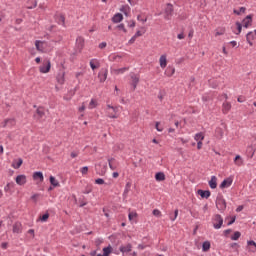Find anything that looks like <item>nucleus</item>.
Here are the masks:
<instances>
[{"label": "nucleus", "instance_id": "obj_1", "mask_svg": "<svg viewBox=\"0 0 256 256\" xmlns=\"http://www.w3.org/2000/svg\"><path fill=\"white\" fill-rule=\"evenodd\" d=\"M106 113L107 117L110 119H118L119 118V106H112L111 104L106 105Z\"/></svg>", "mask_w": 256, "mask_h": 256}, {"label": "nucleus", "instance_id": "obj_2", "mask_svg": "<svg viewBox=\"0 0 256 256\" xmlns=\"http://www.w3.org/2000/svg\"><path fill=\"white\" fill-rule=\"evenodd\" d=\"M62 70L57 74L56 80L59 85H65V64H61Z\"/></svg>", "mask_w": 256, "mask_h": 256}, {"label": "nucleus", "instance_id": "obj_3", "mask_svg": "<svg viewBox=\"0 0 256 256\" xmlns=\"http://www.w3.org/2000/svg\"><path fill=\"white\" fill-rule=\"evenodd\" d=\"M40 73H49L51 71V60H44L39 67Z\"/></svg>", "mask_w": 256, "mask_h": 256}, {"label": "nucleus", "instance_id": "obj_4", "mask_svg": "<svg viewBox=\"0 0 256 256\" xmlns=\"http://www.w3.org/2000/svg\"><path fill=\"white\" fill-rule=\"evenodd\" d=\"M223 226V217L221 215L216 214L213 218V227L214 229H221Z\"/></svg>", "mask_w": 256, "mask_h": 256}, {"label": "nucleus", "instance_id": "obj_5", "mask_svg": "<svg viewBox=\"0 0 256 256\" xmlns=\"http://www.w3.org/2000/svg\"><path fill=\"white\" fill-rule=\"evenodd\" d=\"M173 11H174V9H173V4L168 3V4L166 5L165 11H164V13H165L164 18H165L167 21H169V19H171V17H173Z\"/></svg>", "mask_w": 256, "mask_h": 256}, {"label": "nucleus", "instance_id": "obj_6", "mask_svg": "<svg viewBox=\"0 0 256 256\" xmlns=\"http://www.w3.org/2000/svg\"><path fill=\"white\" fill-rule=\"evenodd\" d=\"M216 207L219 209V211H225V209H227V202H225V199L221 197L217 198Z\"/></svg>", "mask_w": 256, "mask_h": 256}, {"label": "nucleus", "instance_id": "obj_7", "mask_svg": "<svg viewBox=\"0 0 256 256\" xmlns=\"http://www.w3.org/2000/svg\"><path fill=\"white\" fill-rule=\"evenodd\" d=\"M109 70L107 68H102L101 71L98 73V79H100V83H105L107 81V75Z\"/></svg>", "mask_w": 256, "mask_h": 256}, {"label": "nucleus", "instance_id": "obj_8", "mask_svg": "<svg viewBox=\"0 0 256 256\" xmlns=\"http://www.w3.org/2000/svg\"><path fill=\"white\" fill-rule=\"evenodd\" d=\"M246 40L247 43H249L250 47H253V41H256V30H254L253 32H249L246 35Z\"/></svg>", "mask_w": 256, "mask_h": 256}, {"label": "nucleus", "instance_id": "obj_9", "mask_svg": "<svg viewBox=\"0 0 256 256\" xmlns=\"http://www.w3.org/2000/svg\"><path fill=\"white\" fill-rule=\"evenodd\" d=\"M43 117H45V108L40 106L36 109V113L34 114V118L38 119V121H39L40 119H43Z\"/></svg>", "mask_w": 256, "mask_h": 256}, {"label": "nucleus", "instance_id": "obj_10", "mask_svg": "<svg viewBox=\"0 0 256 256\" xmlns=\"http://www.w3.org/2000/svg\"><path fill=\"white\" fill-rule=\"evenodd\" d=\"M251 25H253V17L251 15H248L242 21V27H245V29H248V27H251Z\"/></svg>", "mask_w": 256, "mask_h": 256}, {"label": "nucleus", "instance_id": "obj_11", "mask_svg": "<svg viewBox=\"0 0 256 256\" xmlns=\"http://www.w3.org/2000/svg\"><path fill=\"white\" fill-rule=\"evenodd\" d=\"M231 185H233V178L228 177L220 184V189H227V187H231Z\"/></svg>", "mask_w": 256, "mask_h": 256}, {"label": "nucleus", "instance_id": "obj_12", "mask_svg": "<svg viewBox=\"0 0 256 256\" xmlns=\"http://www.w3.org/2000/svg\"><path fill=\"white\" fill-rule=\"evenodd\" d=\"M131 85L133 87V91H135L137 89V85H139V81H140V78H139V75L137 74H132L131 75Z\"/></svg>", "mask_w": 256, "mask_h": 256}, {"label": "nucleus", "instance_id": "obj_13", "mask_svg": "<svg viewBox=\"0 0 256 256\" xmlns=\"http://www.w3.org/2000/svg\"><path fill=\"white\" fill-rule=\"evenodd\" d=\"M12 231H13V233H16L18 235H19V233H22L23 225L21 224V222H15L12 226Z\"/></svg>", "mask_w": 256, "mask_h": 256}, {"label": "nucleus", "instance_id": "obj_14", "mask_svg": "<svg viewBox=\"0 0 256 256\" xmlns=\"http://www.w3.org/2000/svg\"><path fill=\"white\" fill-rule=\"evenodd\" d=\"M17 185H20V186H23L25 185V183H27V176L21 174V175H18L15 179Z\"/></svg>", "mask_w": 256, "mask_h": 256}, {"label": "nucleus", "instance_id": "obj_15", "mask_svg": "<svg viewBox=\"0 0 256 256\" xmlns=\"http://www.w3.org/2000/svg\"><path fill=\"white\" fill-rule=\"evenodd\" d=\"M247 249L249 253H256V242L253 240H249L247 242Z\"/></svg>", "mask_w": 256, "mask_h": 256}, {"label": "nucleus", "instance_id": "obj_16", "mask_svg": "<svg viewBox=\"0 0 256 256\" xmlns=\"http://www.w3.org/2000/svg\"><path fill=\"white\" fill-rule=\"evenodd\" d=\"M159 63L161 69H165V67H167V54H163L160 56Z\"/></svg>", "mask_w": 256, "mask_h": 256}, {"label": "nucleus", "instance_id": "obj_17", "mask_svg": "<svg viewBox=\"0 0 256 256\" xmlns=\"http://www.w3.org/2000/svg\"><path fill=\"white\" fill-rule=\"evenodd\" d=\"M133 245L131 243L126 244L125 246H120L121 253H131Z\"/></svg>", "mask_w": 256, "mask_h": 256}, {"label": "nucleus", "instance_id": "obj_18", "mask_svg": "<svg viewBox=\"0 0 256 256\" xmlns=\"http://www.w3.org/2000/svg\"><path fill=\"white\" fill-rule=\"evenodd\" d=\"M76 45H77L79 51H82L83 47H85V39L83 37H78L76 39Z\"/></svg>", "mask_w": 256, "mask_h": 256}, {"label": "nucleus", "instance_id": "obj_19", "mask_svg": "<svg viewBox=\"0 0 256 256\" xmlns=\"http://www.w3.org/2000/svg\"><path fill=\"white\" fill-rule=\"evenodd\" d=\"M198 195H200V197H202V199H209V197H211V191L198 190Z\"/></svg>", "mask_w": 256, "mask_h": 256}, {"label": "nucleus", "instance_id": "obj_20", "mask_svg": "<svg viewBox=\"0 0 256 256\" xmlns=\"http://www.w3.org/2000/svg\"><path fill=\"white\" fill-rule=\"evenodd\" d=\"M44 45H45V42H43V41L36 40V42H35V47H36L37 51L43 52L45 49Z\"/></svg>", "mask_w": 256, "mask_h": 256}, {"label": "nucleus", "instance_id": "obj_21", "mask_svg": "<svg viewBox=\"0 0 256 256\" xmlns=\"http://www.w3.org/2000/svg\"><path fill=\"white\" fill-rule=\"evenodd\" d=\"M165 75H166V77H173V75H175V67L168 66L165 71Z\"/></svg>", "mask_w": 256, "mask_h": 256}, {"label": "nucleus", "instance_id": "obj_22", "mask_svg": "<svg viewBox=\"0 0 256 256\" xmlns=\"http://www.w3.org/2000/svg\"><path fill=\"white\" fill-rule=\"evenodd\" d=\"M23 165V159L19 158L12 162L13 169H19Z\"/></svg>", "mask_w": 256, "mask_h": 256}, {"label": "nucleus", "instance_id": "obj_23", "mask_svg": "<svg viewBox=\"0 0 256 256\" xmlns=\"http://www.w3.org/2000/svg\"><path fill=\"white\" fill-rule=\"evenodd\" d=\"M231 111V103L229 102H224L222 105V113L226 115V113Z\"/></svg>", "mask_w": 256, "mask_h": 256}, {"label": "nucleus", "instance_id": "obj_24", "mask_svg": "<svg viewBox=\"0 0 256 256\" xmlns=\"http://www.w3.org/2000/svg\"><path fill=\"white\" fill-rule=\"evenodd\" d=\"M131 182H127L126 185H125V189H124V192H123V198L124 199H127V196L129 195V191H131Z\"/></svg>", "mask_w": 256, "mask_h": 256}, {"label": "nucleus", "instance_id": "obj_25", "mask_svg": "<svg viewBox=\"0 0 256 256\" xmlns=\"http://www.w3.org/2000/svg\"><path fill=\"white\" fill-rule=\"evenodd\" d=\"M32 177L34 181H37V179H40V183L44 181L43 172H34Z\"/></svg>", "mask_w": 256, "mask_h": 256}, {"label": "nucleus", "instance_id": "obj_26", "mask_svg": "<svg viewBox=\"0 0 256 256\" xmlns=\"http://www.w3.org/2000/svg\"><path fill=\"white\" fill-rule=\"evenodd\" d=\"M209 183V187L212 189H217V176H212Z\"/></svg>", "mask_w": 256, "mask_h": 256}, {"label": "nucleus", "instance_id": "obj_27", "mask_svg": "<svg viewBox=\"0 0 256 256\" xmlns=\"http://www.w3.org/2000/svg\"><path fill=\"white\" fill-rule=\"evenodd\" d=\"M113 23H121L123 21V14L117 13L112 18Z\"/></svg>", "mask_w": 256, "mask_h": 256}, {"label": "nucleus", "instance_id": "obj_28", "mask_svg": "<svg viewBox=\"0 0 256 256\" xmlns=\"http://www.w3.org/2000/svg\"><path fill=\"white\" fill-rule=\"evenodd\" d=\"M108 165L112 171H115V169H117V164H115V158L108 159Z\"/></svg>", "mask_w": 256, "mask_h": 256}, {"label": "nucleus", "instance_id": "obj_29", "mask_svg": "<svg viewBox=\"0 0 256 256\" xmlns=\"http://www.w3.org/2000/svg\"><path fill=\"white\" fill-rule=\"evenodd\" d=\"M234 163L237 167H241L243 165V158L240 155H236Z\"/></svg>", "mask_w": 256, "mask_h": 256}, {"label": "nucleus", "instance_id": "obj_30", "mask_svg": "<svg viewBox=\"0 0 256 256\" xmlns=\"http://www.w3.org/2000/svg\"><path fill=\"white\" fill-rule=\"evenodd\" d=\"M110 253H113V247L109 245L108 247L103 248L102 256H109Z\"/></svg>", "mask_w": 256, "mask_h": 256}, {"label": "nucleus", "instance_id": "obj_31", "mask_svg": "<svg viewBox=\"0 0 256 256\" xmlns=\"http://www.w3.org/2000/svg\"><path fill=\"white\" fill-rule=\"evenodd\" d=\"M125 71H129V67H123V68L113 70L115 75H121L125 73Z\"/></svg>", "mask_w": 256, "mask_h": 256}, {"label": "nucleus", "instance_id": "obj_32", "mask_svg": "<svg viewBox=\"0 0 256 256\" xmlns=\"http://www.w3.org/2000/svg\"><path fill=\"white\" fill-rule=\"evenodd\" d=\"M211 249V242L209 241H205L203 244H202V251L204 252H207Z\"/></svg>", "mask_w": 256, "mask_h": 256}, {"label": "nucleus", "instance_id": "obj_33", "mask_svg": "<svg viewBox=\"0 0 256 256\" xmlns=\"http://www.w3.org/2000/svg\"><path fill=\"white\" fill-rule=\"evenodd\" d=\"M120 11H122V13H124V15H129V13L131 12V7H129V5H124L122 6V8L120 9Z\"/></svg>", "mask_w": 256, "mask_h": 256}, {"label": "nucleus", "instance_id": "obj_34", "mask_svg": "<svg viewBox=\"0 0 256 256\" xmlns=\"http://www.w3.org/2000/svg\"><path fill=\"white\" fill-rule=\"evenodd\" d=\"M156 181H165V173L163 172H158L155 175Z\"/></svg>", "mask_w": 256, "mask_h": 256}, {"label": "nucleus", "instance_id": "obj_35", "mask_svg": "<svg viewBox=\"0 0 256 256\" xmlns=\"http://www.w3.org/2000/svg\"><path fill=\"white\" fill-rule=\"evenodd\" d=\"M195 141H203L205 139V134H203V132L197 133L194 136Z\"/></svg>", "mask_w": 256, "mask_h": 256}, {"label": "nucleus", "instance_id": "obj_36", "mask_svg": "<svg viewBox=\"0 0 256 256\" xmlns=\"http://www.w3.org/2000/svg\"><path fill=\"white\" fill-rule=\"evenodd\" d=\"M50 183L54 187H59L60 186L59 181L53 176H50Z\"/></svg>", "mask_w": 256, "mask_h": 256}, {"label": "nucleus", "instance_id": "obj_37", "mask_svg": "<svg viewBox=\"0 0 256 256\" xmlns=\"http://www.w3.org/2000/svg\"><path fill=\"white\" fill-rule=\"evenodd\" d=\"M223 135H224L223 129L217 128L216 129V137H217V139H223Z\"/></svg>", "mask_w": 256, "mask_h": 256}, {"label": "nucleus", "instance_id": "obj_38", "mask_svg": "<svg viewBox=\"0 0 256 256\" xmlns=\"http://www.w3.org/2000/svg\"><path fill=\"white\" fill-rule=\"evenodd\" d=\"M141 29H142V31H141V30H138V31L135 33L134 36L136 37V39H137V37H143V35H145V32H146L145 28L142 27Z\"/></svg>", "mask_w": 256, "mask_h": 256}, {"label": "nucleus", "instance_id": "obj_39", "mask_svg": "<svg viewBox=\"0 0 256 256\" xmlns=\"http://www.w3.org/2000/svg\"><path fill=\"white\" fill-rule=\"evenodd\" d=\"M219 35H225V28L216 29L215 37H219Z\"/></svg>", "mask_w": 256, "mask_h": 256}, {"label": "nucleus", "instance_id": "obj_40", "mask_svg": "<svg viewBox=\"0 0 256 256\" xmlns=\"http://www.w3.org/2000/svg\"><path fill=\"white\" fill-rule=\"evenodd\" d=\"M89 109H95V107H97V100L92 99L89 103Z\"/></svg>", "mask_w": 256, "mask_h": 256}, {"label": "nucleus", "instance_id": "obj_41", "mask_svg": "<svg viewBox=\"0 0 256 256\" xmlns=\"http://www.w3.org/2000/svg\"><path fill=\"white\" fill-rule=\"evenodd\" d=\"M239 237H241V232L236 231L234 233V235L231 237V239H232V241H237V240H239Z\"/></svg>", "mask_w": 256, "mask_h": 256}, {"label": "nucleus", "instance_id": "obj_42", "mask_svg": "<svg viewBox=\"0 0 256 256\" xmlns=\"http://www.w3.org/2000/svg\"><path fill=\"white\" fill-rule=\"evenodd\" d=\"M93 191V186H91V185H88V186H86V188H85V190H84V194L85 195H89V193H91Z\"/></svg>", "mask_w": 256, "mask_h": 256}, {"label": "nucleus", "instance_id": "obj_43", "mask_svg": "<svg viewBox=\"0 0 256 256\" xmlns=\"http://www.w3.org/2000/svg\"><path fill=\"white\" fill-rule=\"evenodd\" d=\"M247 11V8L241 7L239 10H234L235 15H241V13H245Z\"/></svg>", "mask_w": 256, "mask_h": 256}, {"label": "nucleus", "instance_id": "obj_44", "mask_svg": "<svg viewBox=\"0 0 256 256\" xmlns=\"http://www.w3.org/2000/svg\"><path fill=\"white\" fill-rule=\"evenodd\" d=\"M80 172L82 175H87V173H89V167L84 166L80 169Z\"/></svg>", "mask_w": 256, "mask_h": 256}, {"label": "nucleus", "instance_id": "obj_45", "mask_svg": "<svg viewBox=\"0 0 256 256\" xmlns=\"http://www.w3.org/2000/svg\"><path fill=\"white\" fill-rule=\"evenodd\" d=\"M117 29H119V31H123V33H127V28H125V24H119L117 26Z\"/></svg>", "mask_w": 256, "mask_h": 256}, {"label": "nucleus", "instance_id": "obj_46", "mask_svg": "<svg viewBox=\"0 0 256 256\" xmlns=\"http://www.w3.org/2000/svg\"><path fill=\"white\" fill-rule=\"evenodd\" d=\"M135 217H137L136 212H130L129 215H128L129 221H133V219H135Z\"/></svg>", "mask_w": 256, "mask_h": 256}, {"label": "nucleus", "instance_id": "obj_47", "mask_svg": "<svg viewBox=\"0 0 256 256\" xmlns=\"http://www.w3.org/2000/svg\"><path fill=\"white\" fill-rule=\"evenodd\" d=\"M152 214L154 215V217H161V212L159 211V209H154L152 211Z\"/></svg>", "mask_w": 256, "mask_h": 256}, {"label": "nucleus", "instance_id": "obj_48", "mask_svg": "<svg viewBox=\"0 0 256 256\" xmlns=\"http://www.w3.org/2000/svg\"><path fill=\"white\" fill-rule=\"evenodd\" d=\"M49 219V213L40 216V221L45 222Z\"/></svg>", "mask_w": 256, "mask_h": 256}, {"label": "nucleus", "instance_id": "obj_49", "mask_svg": "<svg viewBox=\"0 0 256 256\" xmlns=\"http://www.w3.org/2000/svg\"><path fill=\"white\" fill-rule=\"evenodd\" d=\"M39 197H41V194H34L31 196L32 201H34V203H37V200L39 199Z\"/></svg>", "mask_w": 256, "mask_h": 256}, {"label": "nucleus", "instance_id": "obj_50", "mask_svg": "<svg viewBox=\"0 0 256 256\" xmlns=\"http://www.w3.org/2000/svg\"><path fill=\"white\" fill-rule=\"evenodd\" d=\"M96 185H104L105 184V180H103V178H98L95 180Z\"/></svg>", "mask_w": 256, "mask_h": 256}, {"label": "nucleus", "instance_id": "obj_51", "mask_svg": "<svg viewBox=\"0 0 256 256\" xmlns=\"http://www.w3.org/2000/svg\"><path fill=\"white\" fill-rule=\"evenodd\" d=\"M236 26L238 30L237 35H239V33H241V29H243V24H241L240 22H236Z\"/></svg>", "mask_w": 256, "mask_h": 256}, {"label": "nucleus", "instance_id": "obj_52", "mask_svg": "<svg viewBox=\"0 0 256 256\" xmlns=\"http://www.w3.org/2000/svg\"><path fill=\"white\" fill-rule=\"evenodd\" d=\"M90 67H91V69H93V71H95V69H97L99 66L95 65V60H91Z\"/></svg>", "mask_w": 256, "mask_h": 256}, {"label": "nucleus", "instance_id": "obj_53", "mask_svg": "<svg viewBox=\"0 0 256 256\" xmlns=\"http://www.w3.org/2000/svg\"><path fill=\"white\" fill-rule=\"evenodd\" d=\"M128 27H130L131 29H133L135 27V20H130L128 22Z\"/></svg>", "mask_w": 256, "mask_h": 256}, {"label": "nucleus", "instance_id": "obj_54", "mask_svg": "<svg viewBox=\"0 0 256 256\" xmlns=\"http://www.w3.org/2000/svg\"><path fill=\"white\" fill-rule=\"evenodd\" d=\"M28 235H31L32 239H35V230L33 229L28 230Z\"/></svg>", "mask_w": 256, "mask_h": 256}, {"label": "nucleus", "instance_id": "obj_55", "mask_svg": "<svg viewBox=\"0 0 256 256\" xmlns=\"http://www.w3.org/2000/svg\"><path fill=\"white\" fill-rule=\"evenodd\" d=\"M135 41H137V37L133 36L129 41V45H133V43H135Z\"/></svg>", "mask_w": 256, "mask_h": 256}, {"label": "nucleus", "instance_id": "obj_56", "mask_svg": "<svg viewBox=\"0 0 256 256\" xmlns=\"http://www.w3.org/2000/svg\"><path fill=\"white\" fill-rule=\"evenodd\" d=\"M107 47V42H102L99 44V49H105Z\"/></svg>", "mask_w": 256, "mask_h": 256}, {"label": "nucleus", "instance_id": "obj_57", "mask_svg": "<svg viewBox=\"0 0 256 256\" xmlns=\"http://www.w3.org/2000/svg\"><path fill=\"white\" fill-rule=\"evenodd\" d=\"M159 125H160V123L156 122L155 127H156L157 131L161 132V131H163V127H159Z\"/></svg>", "mask_w": 256, "mask_h": 256}, {"label": "nucleus", "instance_id": "obj_58", "mask_svg": "<svg viewBox=\"0 0 256 256\" xmlns=\"http://www.w3.org/2000/svg\"><path fill=\"white\" fill-rule=\"evenodd\" d=\"M122 59V56L121 55H115L114 57H113V61H119V60H121Z\"/></svg>", "mask_w": 256, "mask_h": 256}, {"label": "nucleus", "instance_id": "obj_59", "mask_svg": "<svg viewBox=\"0 0 256 256\" xmlns=\"http://www.w3.org/2000/svg\"><path fill=\"white\" fill-rule=\"evenodd\" d=\"M203 148V141H199L197 143V149H202Z\"/></svg>", "mask_w": 256, "mask_h": 256}, {"label": "nucleus", "instance_id": "obj_60", "mask_svg": "<svg viewBox=\"0 0 256 256\" xmlns=\"http://www.w3.org/2000/svg\"><path fill=\"white\" fill-rule=\"evenodd\" d=\"M79 154H77V152H71L70 157H72V159H75V157H77Z\"/></svg>", "mask_w": 256, "mask_h": 256}, {"label": "nucleus", "instance_id": "obj_61", "mask_svg": "<svg viewBox=\"0 0 256 256\" xmlns=\"http://www.w3.org/2000/svg\"><path fill=\"white\" fill-rule=\"evenodd\" d=\"M95 243L97 246H99V245H101V243H103V240L98 238V239H96Z\"/></svg>", "mask_w": 256, "mask_h": 256}, {"label": "nucleus", "instance_id": "obj_62", "mask_svg": "<svg viewBox=\"0 0 256 256\" xmlns=\"http://www.w3.org/2000/svg\"><path fill=\"white\" fill-rule=\"evenodd\" d=\"M178 39H185V34L180 33L177 35Z\"/></svg>", "mask_w": 256, "mask_h": 256}, {"label": "nucleus", "instance_id": "obj_63", "mask_svg": "<svg viewBox=\"0 0 256 256\" xmlns=\"http://www.w3.org/2000/svg\"><path fill=\"white\" fill-rule=\"evenodd\" d=\"M235 219H236V217L234 216V217H232L231 218V221L230 222H228V225H233V223L235 222Z\"/></svg>", "mask_w": 256, "mask_h": 256}, {"label": "nucleus", "instance_id": "obj_64", "mask_svg": "<svg viewBox=\"0 0 256 256\" xmlns=\"http://www.w3.org/2000/svg\"><path fill=\"white\" fill-rule=\"evenodd\" d=\"M85 110V104H82V106L79 108L80 113Z\"/></svg>", "mask_w": 256, "mask_h": 256}]
</instances>
